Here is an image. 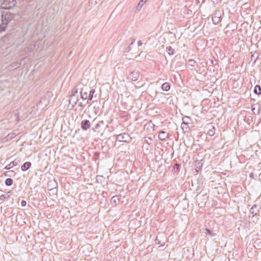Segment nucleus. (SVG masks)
I'll return each instance as SVG.
<instances>
[{
  "label": "nucleus",
  "mask_w": 261,
  "mask_h": 261,
  "mask_svg": "<svg viewBox=\"0 0 261 261\" xmlns=\"http://www.w3.org/2000/svg\"><path fill=\"white\" fill-rule=\"evenodd\" d=\"M15 4V0H4L1 6L3 9H10L14 6Z\"/></svg>",
  "instance_id": "f257e3e1"
},
{
  "label": "nucleus",
  "mask_w": 261,
  "mask_h": 261,
  "mask_svg": "<svg viewBox=\"0 0 261 261\" xmlns=\"http://www.w3.org/2000/svg\"><path fill=\"white\" fill-rule=\"evenodd\" d=\"M117 139L120 142L128 143L131 140V137L128 134L124 133L123 134L118 135L117 137Z\"/></svg>",
  "instance_id": "f03ea898"
},
{
  "label": "nucleus",
  "mask_w": 261,
  "mask_h": 261,
  "mask_svg": "<svg viewBox=\"0 0 261 261\" xmlns=\"http://www.w3.org/2000/svg\"><path fill=\"white\" fill-rule=\"evenodd\" d=\"M81 127L83 130H87L91 127V124L89 120H84L81 122Z\"/></svg>",
  "instance_id": "7ed1b4c3"
},
{
  "label": "nucleus",
  "mask_w": 261,
  "mask_h": 261,
  "mask_svg": "<svg viewBox=\"0 0 261 261\" xmlns=\"http://www.w3.org/2000/svg\"><path fill=\"white\" fill-rule=\"evenodd\" d=\"M168 134L165 131H161L159 134V138L161 140H164L168 137Z\"/></svg>",
  "instance_id": "20e7f679"
},
{
  "label": "nucleus",
  "mask_w": 261,
  "mask_h": 261,
  "mask_svg": "<svg viewBox=\"0 0 261 261\" xmlns=\"http://www.w3.org/2000/svg\"><path fill=\"white\" fill-rule=\"evenodd\" d=\"M31 166V163L29 162L24 163L21 167V169L22 171H24L30 168Z\"/></svg>",
  "instance_id": "39448f33"
},
{
  "label": "nucleus",
  "mask_w": 261,
  "mask_h": 261,
  "mask_svg": "<svg viewBox=\"0 0 261 261\" xmlns=\"http://www.w3.org/2000/svg\"><path fill=\"white\" fill-rule=\"evenodd\" d=\"M170 89V86L169 83H165L162 85V89L164 91H168Z\"/></svg>",
  "instance_id": "423d86ee"
},
{
  "label": "nucleus",
  "mask_w": 261,
  "mask_h": 261,
  "mask_svg": "<svg viewBox=\"0 0 261 261\" xmlns=\"http://www.w3.org/2000/svg\"><path fill=\"white\" fill-rule=\"evenodd\" d=\"M254 93L259 95L261 94V88L259 86L256 85L254 88Z\"/></svg>",
  "instance_id": "0eeeda50"
},
{
  "label": "nucleus",
  "mask_w": 261,
  "mask_h": 261,
  "mask_svg": "<svg viewBox=\"0 0 261 261\" xmlns=\"http://www.w3.org/2000/svg\"><path fill=\"white\" fill-rule=\"evenodd\" d=\"M212 20L215 24H218L221 21V18L220 17H216V16H214L212 17Z\"/></svg>",
  "instance_id": "6e6552de"
},
{
  "label": "nucleus",
  "mask_w": 261,
  "mask_h": 261,
  "mask_svg": "<svg viewBox=\"0 0 261 261\" xmlns=\"http://www.w3.org/2000/svg\"><path fill=\"white\" fill-rule=\"evenodd\" d=\"M132 77L131 78V80L132 81H135L137 80L138 77V74L137 72H133L132 73Z\"/></svg>",
  "instance_id": "1a4fd4ad"
},
{
  "label": "nucleus",
  "mask_w": 261,
  "mask_h": 261,
  "mask_svg": "<svg viewBox=\"0 0 261 261\" xmlns=\"http://www.w3.org/2000/svg\"><path fill=\"white\" fill-rule=\"evenodd\" d=\"M5 184L7 186H11L13 184V180L11 178H7L5 180Z\"/></svg>",
  "instance_id": "9d476101"
},
{
  "label": "nucleus",
  "mask_w": 261,
  "mask_h": 261,
  "mask_svg": "<svg viewBox=\"0 0 261 261\" xmlns=\"http://www.w3.org/2000/svg\"><path fill=\"white\" fill-rule=\"evenodd\" d=\"M207 134L211 136H214L215 134V127L213 126L212 128L208 130Z\"/></svg>",
  "instance_id": "9b49d317"
},
{
  "label": "nucleus",
  "mask_w": 261,
  "mask_h": 261,
  "mask_svg": "<svg viewBox=\"0 0 261 261\" xmlns=\"http://www.w3.org/2000/svg\"><path fill=\"white\" fill-rule=\"evenodd\" d=\"M147 0H141V2L138 4V7L142 6L147 1Z\"/></svg>",
  "instance_id": "f8f14e48"
},
{
  "label": "nucleus",
  "mask_w": 261,
  "mask_h": 261,
  "mask_svg": "<svg viewBox=\"0 0 261 261\" xmlns=\"http://www.w3.org/2000/svg\"><path fill=\"white\" fill-rule=\"evenodd\" d=\"M205 231H206V233L207 234L210 235V236H212L213 234L211 231L210 229L206 228Z\"/></svg>",
  "instance_id": "ddd939ff"
},
{
  "label": "nucleus",
  "mask_w": 261,
  "mask_h": 261,
  "mask_svg": "<svg viewBox=\"0 0 261 261\" xmlns=\"http://www.w3.org/2000/svg\"><path fill=\"white\" fill-rule=\"evenodd\" d=\"M26 204H27V202L25 201H24V200L21 201V205L22 206H24L26 205Z\"/></svg>",
  "instance_id": "4468645a"
},
{
  "label": "nucleus",
  "mask_w": 261,
  "mask_h": 261,
  "mask_svg": "<svg viewBox=\"0 0 261 261\" xmlns=\"http://www.w3.org/2000/svg\"><path fill=\"white\" fill-rule=\"evenodd\" d=\"M138 44H139V45H142V43L140 41H139L138 42Z\"/></svg>",
  "instance_id": "2eb2a0df"
},
{
  "label": "nucleus",
  "mask_w": 261,
  "mask_h": 261,
  "mask_svg": "<svg viewBox=\"0 0 261 261\" xmlns=\"http://www.w3.org/2000/svg\"><path fill=\"white\" fill-rule=\"evenodd\" d=\"M175 166H176V167H178L179 165L177 164L175 165Z\"/></svg>",
  "instance_id": "dca6fc26"
}]
</instances>
